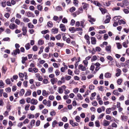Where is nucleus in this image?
<instances>
[{
  "label": "nucleus",
  "mask_w": 129,
  "mask_h": 129,
  "mask_svg": "<svg viewBox=\"0 0 129 129\" xmlns=\"http://www.w3.org/2000/svg\"><path fill=\"white\" fill-rule=\"evenodd\" d=\"M43 104L45 105H46L48 107H50L51 105V102L49 100L48 101L46 99H45L43 101Z\"/></svg>",
  "instance_id": "1"
},
{
  "label": "nucleus",
  "mask_w": 129,
  "mask_h": 129,
  "mask_svg": "<svg viewBox=\"0 0 129 129\" xmlns=\"http://www.w3.org/2000/svg\"><path fill=\"white\" fill-rule=\"evenodd\" d=\"M9 28L13 30L18 28V26L14 23H11L9 25Z\"/></svg>",
  "instance_id": "2"
},
{
  "label": "nucleus",
  "mask_w": 129,
  "mask_h": 129,
  "mask_svg": "<svg viewBox=\"0 0 129 129\" xmlns=\"http://www.w3.org/2000/svg\"><path fill=\"white\" fill-rule=\"evenodd\" d=\"M86 67L85 66H83L82 64H80L78 66V69L82 71H84L86 70Z\"/></svg>",
  "instance_id": "3"
},
{
  "label": "nucleus",
  "mask_w": 129,
  "mask_h": 129,
  "mask_svg": "<svg viewBox=\"0 0 129 129\" xmlns=\"http://www.w3.org/2000/svg\"><path fill=\"white\" fill-rule=\"evenodd\" d=\"M88 20L91 23V24H93V22H94L95 21V19L92 17L91 15H88Z\"/></svg>",
  "instance_id": "4"
},
{
  "label": "nucleus",
  "mask_w": 129,
  "mask_h": 129,
  "mask_svg": "<svg viewBox=\"0 0 129 129\" xmlns=\"http://www.w3.org/2000/svg\"><path fill=\"white\" fill-rule=\"evenodd\" d=\"M59 27L61 30L63 31L64 32L66 30V27L65 25L62 24H61L60 25Z\"/></svg>",
  "instance_id": "5"
},
{
  "label": "nucleus",
  "mask_w": 129,
  "mask_h": 129,
  "mask_svg": "<svg viewBox=\"0 0 129 129\" xmlns=\"http://www.w3.org/2000/svg\"><path fill=\"white\" fill-rule=\"evenodd\" d=\"M116 72L115 76L116 77H118L120 75L121 72L120 69L118 68L116 70Z\"/></svg>",
  "instance_id": "6"
},
{
  "label": "nucleus",
  "mask_w": 129,
  "mask_h": 129,
  "mask_svg": "<svg viewBox=\"0 0 129 129\" xmlns=\"http://www.w3.org/2000/svg\"><path fill=\"white\" fill-rule=\"evenodd\" d=\"M27 27L24 26L22 27V30L23 32V35H25L26 34L27 32Z\"/></svg>",
  "instance_id": "7"
},
{
  "label": "nucleus",
  "mask_w": 129,
  "mask_h": 129,
  "mask_svg": "<svg viewBox=\"0 0 129 129\" xmlns=\"http://www.w3.org/2000/svg\"><path fill=\"white\" fill-rule=\"evenodd\" d=\"M38 103V102L36 99H33L31 100L30 103L32 105H36Z\"/></svg>",
  "instance_id": "8"
},
{
  "label": "nucleus",
  "mask_w": 129,
  "mask_h": 129,
  "mask_svg": "<svg viewBox=\"0 0 129 129\" xmlns=\"http://www.w3.org/2000/svg\"><path fill=\"white\" fill-rule=\"evenodd\" d=\"M57 81V79L56 78H53L50 80V81L53 85L55 83H56Z\"/></svg>",
  "instance_id": "9"
},
{
  "label": "nucleus",
  "mask_w": 129,
  "mask_h": 129,
  "mask_svg": "<svg viewBox=\"0 0 129 129\" xmlns=\"http://www.w3.org/2000/svg\"><path fill=\"white\" fill-rule=\"evenodd\" d=\"M50 93L48 92H47L46 90H42V94L43 96H47Z\"/></svg>",
  "instance_id": "10"
},
{
  "label": "nucleus",
  "mask_w": 129,
  "mask_h": 129,
  "mask_svg": "<svg viewBox=\"0 0 129 129\" xmlns=\"http://www.w3.org/2000/svg\"><path fill=\"white\" fill-rule=\"evenodd\" d=\"M110 124L109 121L105 120H104L103 122V124L105 126H108Z\"/></svg>",
  "instance_id": "11"
},
{
  "label": "nucleus",
  "mask_w": 129,
  "mask_h": 129,
  "mask_svg": "<svg viewBox=\"0 0 129 129\" xmlns=\"http://www.w3.org/2000/svg\"><path fill=\"white\" fill-rule=\"evenodd\" d=\"M91 43L92 44L95 45L96 44V41L95 37H92L91 38Z\"/></svg>",
  "instance_id": "12"
},
{
  "label": "nucleus",
  "mask_w": 129,
  "mask_h": 129,
  "mask_svg": "<svg viewBox=\"0 0 129 129\" xmlns=\"http://www.w3.org/2000/svg\"><path fill=\"white\" fill-rule=\"evenodd\" d=\"M111 17H110L109 15H107L106 16V19L104 21L105 23H109L110 21V19Z\"/></svg>",
  "instance_id": "13"
},
{
  "label": "nucleus",
  "mask_w": 129,
  "mask_h": 129,
  "mask_svg": "<svg viewBox=\"0 0 129 129\" xmlns=\"http://www.w3.org/2000/svg\"><path fill=\"white\" fill-rule=\"evenodd\" d=\"M121 120L123 121H126L127 120V117L125 115H123L121 116Z\"/></svg>",
  "instance_id": "14"
},
{
  "label": "nucleus",
  "mask_w": 129,
  "mask_h": 129,
  "mask_svg": "<svg viewBox=\"0 0 129 129\" xmlns=\"http://www.w3.org/2000/svg\"><path fill=\"white\" fill-rule=\"evenodd\" d=\"M82 4L83 9L86 10H87V8L88 6V4L85 3H83Z\"/></svg>",
  "instance_id": "15"
},
{
  "label": "nucleus",
  "mask_w": 129,
  "mask_h": 129,
  "mask_svg": "<svg viewBox=\"0 0 129 129\" xmlns=\"http://www.w3.org/2000/svg\"><path fill=\"white\" fill-rule=\"evenodd\" d=\"M13 53L15 55H16L17 53L19 54L20 53V50L19 49H16L13 51Z\"/></svg>",
  "instance_id": "16"
},
{
  "label": "nucleus",
  "mask_w": 129,
  "mask_h": 129,
  "mask_svg": "<svg viewBox=\"0 0 129 129\" xmlns=\"http://www.w3.org/2000/svg\"><path fill=\"white\" fill-rule=\"evenodd\" d=\"M58 29L57 28H53L51 29V31L52 32L53 34H55L57 33L58 32Z\"/></svg>",
  "instance_id": "17"
},
{
  "label": "nucleus",
  "mask_w": 129,
  "mask_h": 129,
  "mask_svg": "<svg viewBox=\"0 0 129 129\" xmlns=\"http://www.w3.org/2000/svg\"><path fill=\"white\" fill-rule=\"evenodd\" d=\"M22 63L23 64H24L25 63V61L27 60V57H22Z\"/></svg>",
  "instance_id": "18"
},
{
  "label": "nucleus",
  "mask_w": 129,
  "mask_h": 129,
  "mask_svg": "<svg viewBox=\"0 0 129 129\" xmlns=\"http://www.w3.org/2000/svg\"><path fill=\"white\" fill-rule=\"evenodd\" d=\"M122 3L123 5L127 6L129 5V3L127 0H124L123 1H122Z\"/></svg>",
  "instance_id": "19"
},
{
  "label": "nucleus",
  "mask_w": 129,
  "mask_h": 129,
  "mask_svg": "<svg viewBox=\"0 0 129 129\" xmlns=\"http://www.w3.org/2000/svg\"><path fill=\"white\" fill-rule=\"evenodd\" d=\"M111 46L110 45L106 46L105 47V49L107 51L109 52H111Z\"/></svg>",
  "instance_id": "20"
},
{
  "label": "nucleus",
  "mask_w": 129,
  "mask_h": 129,
  "mask_svg": "<svg viewBox=\"0 0 129 129\" xmlns=\"http://www.w3.org/2000/svg\"><path fill=\"white\" fill-rule=\"evenodd\" d=\"M33 14L30 12H27L26 13V16L28 17H33Z\"/></svg>",
  "instance_id": "21"
},
{
  "label": "nucleus",
  "mask_w": 129,
  "mask_h": 129,
  "mask_svg": "<svg viewBox=\"0 0 129 129\" xmlns=\"http://www.w3.org/2000/svg\"><path fill=\"white\" fill-rule=\"evenodd\" d=\"M69 30L72 33H74L76 31L75 28L74 27H70L69 28Z\"/></svg>",
  "instance_id": "22"
},
{
  "label": "nucleus",
  "mask_w": 129,
  "mask_h": 129,
  "mask_svg": "<svg viewBox=\"0 0 129 129\" xmlns=\"http://www.w3.org/2000/svg\"><path fill=\"white\" fill-rule=\"evenodd\" d=\"M58 92L60 94L62 93H63V90L60 87H58Z\"/></svg>",
  "instance_id": "23"
},
{
  "label": "nucleus",
  "mask_w": 129,
  "mask_h": 129,
  "mask_svg": "<svg viewBox=\"0 0 129 129\" xmlns=\"http://www.w3.org/2000/svg\"><path fill=\"white\" fill-rule=\"evenodd\" d=\"M23 21L27 23L30 21V20L27 18L24 17L23 18Z\"/></svg>",
  "instance_id": "24"
},
{
  "label": "nucleus",
  "mask_w": 129,
  "mask_h": 129,
  "mask_svg": "<svg viewBox=\"0 0 129 129\" xmlns=\"http://www.w3.org/2000/svg\"><path fill=\"white\" fill-rule=\"evenodd\" d=\"M93 4L96 6L100 7L101 6V5L97 1H94L93 2Z\"/></svg>",
  "instance_id": "25"
},
{
  "label": "nucleus",
  "mask_w": 129,
  "mask_h": 129,
  "mask_svg": "<svg viewBox=\"0 0 129 129\" xmlns=\"http://www.w3.org/2000/svg\"><path fill=\"white\" fill-rule=\"evenodd\" d=\"M100 9L101 11L102 14H104L107 12V10L105 9H103L102 8H100Z\"/></svg>",
  "instance_id": "26"
},
{
  "label": "nucleus",
  "mask_w": 129,
  "mask_h": 129,
  "mask_svg": "<svg viewBox=\"0 0 129 129\" xmlns=\"http://www.w3.org/2000/svg\"><path fill=\"white\" fill-rule=\"evenodd\" d=\"M117 48L118 49H120L122 48V45L119 43H116Z\"/></svg>",
  "instance_id": "27"
},
{
  "label": "nucleus",
  "mask_w": 129,
  "mask_h": 129,
  "mask_svg": "<svg viewBox=\"0 0 129 129\" xmlns=\"http://www.w3.org/2000/svg\"><path fill=\"white\" fill-rule=\"evenodd\" d=\"M25 47L26 49L27 50H28L30 48V46L29 43H28L25 45Z\"/></svg>",
  "instance_id": "28"
},
{
  "label": "nucleus",
  "mask_w": 129,
  "mask_h": 129,
  "mask_svg": "<svg viewBox=\"0 0 129 129\" xmlns=\"http://www.w3.org/2000/svg\"><path fill=\"white\" fill-rule=\"evenodd\" d=\"M53 67H51L49 68L48 71L49 73H52L53 72Z\"/></svg>",
  "instance_id": "29"
},
{
  "label": "nucleus",
  "mask_w": 129,
  "mask_h": 129,
  "mask_svg": "<svg viewBox=\"0 0 129 129\" xmlns=\"http://www.w3.org/2000/svg\"><path fill=\"white\" fill-rule=\"evenodd\" d=\"M53 23L51 21H49L47 23L48 26L50 27H52L53 26Z\"/></svg>",
  "instance_id": "30"
},
{
  "label": "nucleus",
  "mask_w": 129,
  "mask_h": 129,
  "mask_svg": "<svg viewBox=\"0 0 129 129\" xmlns=\"http://www.w3.org/2000/svg\"><path fill=\"white\" fill-rule=\"evenodd\" d=\"M42 112L43 114H45L48 113V110L47 109H45L42 111Z\"/></svg>",
  "instance_id": "31"
},
{
  "label": "nucleus",
  "mask_w": 129,
  "mask_h": 129,
  "mask_svg": "<svg viewBox=\"0 0 129 129\" xmlns=\"http://www.w3.org/2000/svg\"><path fill=\"white\" fill-rule=\"evenodd\" d=\"M24 90L23 89H21L19 93V95L20 96H22L23 94H24Z\"/></svg>",
  "instance_id": "32"
},
{
  "label": "nucleus",
  "mask_w": 129,
  "mask_h": 129,
  "mask_svg": "<svg viewBox=\"0 0 129 129\" xmlns=\"http://www.w3.org/2000/svg\"><path fill=\"white\" fill-rule=\"evenodd\" d=\"M111 76V74L108 73H106L105 75V77L106 78H109Z\"/></svg>",
  "instance_id": "33"
},
{
  "label": "nucleus",
  "mask_w": 129,
  "mask_h": 129,
  "mask_svg": "<svg viewBox=\"0 0 129 129\" xmlns=\"http://www.w3.org/2000/svg\"><path fill=\"white\" fill-rule=\"evenodd\" d=\"M31 94V91L30 90H28L26 92L25 95L26 96H28L30 95Z\"/></svg>",
  "instance_id": "34"
},
{
  "label": "nucleus",
  "mask_w": 129,
  "mask_h": 129,
  "mask_svg": "<svg viewBox=\"0 0 129 129\" xmlns=\"http://www.w3.org/2000/svg\"><path fill=\"white\" fill-rule=\"evenodd\" d=\"M122 81V79L121 78H119L118 79L117 82L118 84L120 85L121 84Z\"/></svg>",
  "instance_id": "35"
},
{
  "label": "nucleus",
  "mask_w": 129,
  "mask_h": 129,
  "mask_svg": "<svg viewBox=\"0 0 129 129\" xmlns=\"http://www.w3.org/2000/svg\"><path fill=\"white\" fill-rule=\"evenodd\" d=\"M62 22L64 23H67L68 22L67 19L65 17H64L62 20Z\"/></svg>",
  "instance_id": "36"
},
{
  "label": "nucleus",
  "mask_w": 129,
  "mask_h": 129,
  "mask_svg": "<svg viewBox=\"0 0 129 129\" xmlns=\"http://www.w3.org/2000/svg\"><path fill=\"white\" fill-rule=\"evenodd\" d=\"M77 95L78 99H80L81 100H82L83 99V97L80 93H78Z\"/></svg>",
  "instance_id": "37"
},
{
  "label": "nucleus",
  "mask_w": 129,
  "mask_h": 129,
  "mask_svg": "<svg viewBox=\"0 0 129 129\" xmlns=\"http://www.w3.org/2000/svg\"><path fill=\"white\" fill-rule=\"evenodd\" d=\"M56 45L58 46L62 47L63 46L64 44L63 43H58L56 44Z\"/></svg>",
  "instance_id": "38"
},
{
  "label": "nucleus",
  "mask_w": 129,
  "mask_h": 129,
  "mask_svg": "<svg viewBox=\"0 0 129 129\" xmlns=\"http://www.w3.org/2000/svg\"><path fill=\"white\" fill-rule=\"evenodd\" d=\"M28 27L30 28H33L34 27V25L30 23H28Z\"/></svg>",
  "instance_id": "39"
},
{
  "label": "nucleus",
  "mask_w": 129,
  "mask_h": 129,
  "mask_svg": "<svg viewBox=\"0 0 129 129\" xmlns=\"http://www.w3.org/2000/svg\"><path fill=\"white\" fill-rule=\"evenodd\" d=\"M119 16H115L113 17V20L114 21H118L119 19Z\"/></svg>",
  "instance_id": "40"
},
{
  "label": "nucleus",
  "mask_w": 129,
  "mask_h": 129,
  "mask_svg": "<svg viewBox=\"0 0 129 129\" xmlns=\"http://www.w3.org/2000/svg\"><path fill=\"white\" fill-rule=\"evenodd\" d=\"M38 44L40 45H42L44 43V41L43 40H39L38 41Z\"/></svg>",
  "instance_id": "41"
},
{
  "label": "nucleus",
  "mask_w": 129,
  "mask_h": 129,
  "mask_svg": "<svg viewBox=\"0 0 129 129\" xmlns=\"http://www.w3.org/2000/svg\"><path fill=\"white\" fill-rule=\"evenodd\" d=\"M2 69L3 72L5 74L7 70V68L4 66H3L2 67Z\"/></svg>",
  "instance_id": "42"
},
{
  "label": "nucleus",
  "mask_w": 129,
  "mask_h": 129,
  "mask_svg": "<svg viewBox=\"0 0 129 129\" xmlns=\"http://www.w3.org/2000/svg\"><path fill=\"white\" fill-rule=\"evenodd\" d=\"M49 31L48 30H44L41 32V33L43 34H45L47 33H48Z\"/></svg>",
  "instance_id": "43"
},
{
  "label": "nucleus",
  "mask_w": 129,
  "mask_h": 129,
  "mask_svg": "<svg viewBox=\"0 0 129 129\" xmlns=\"http://www.w3.org/2000/svg\"><path fill=\"white\" fill-rule=\"evenodd\" d=\"M111 111V109L110 108H109L107 109L106 112L108 114H109Z\"/></svg>",
  "instance_id": "44"
},
{
  "label": "nucleus",
  "mask_w": 129,
  "mask_h": 129,
  "mask_svg": "<svg viewBox=\"0 0 129 129\" xmlns=\"http://www.w3.org/2000/svg\"><path fill=\"white\" fill-rule=\"evenodd\" d=\"M95 126L96 127H99L100 126V124L99 120H97L95 122Z\"/></svg>",
  "instance_id": "45"
},
{
  "label": "nucleus",
  "mask_w": 129,
  "mask_h": 129,
  "mask_svg": "<svg viewBox=\"0 0 129 129\" xmlns=\"http://www.w3.org/2000/svg\"><path fill=\"white\" fill-rule=\"evenodd\" d=\"M58 123L57 121L55 120H54L52 122V126L53 127H54L55 126V125Z\"/></svg>",
  "instance_id": "46"
},
{
  "label": "nucleus",
  "mask_w": 129,
  "mask_h": 129,
  "mask_svg": "<svg viewBox=\"0 0 129 129\" xmlns=\"http://www.w3.org/2000/svg\"><path fill=\"white\" fill-rule=\"evenodd\" d=\"M97 59V57L96 55H94L93 56L92 58L91 59V61L92 62L96 60Z\"/></svg>",
  "instance_id": "47"
},
{
  "label": "nucleus",
  "mask_w": 129,
  "mask_h": 129,
  "mask_svg": "<svg viewBox=\"0 0 129 129\" xmlns=\"http://www.w3.org/2000/svg\"><path fill=\"white\" fill-rule=\"evenodd\" d=\"M83 62L84 63V66L87 67L88 63V62L86 60H84L83 61Z\"/></svg>",
  "instance_id": "48"
},
{
  "label": "nucleus",
  "mask_w": 129,
  "mask_h": 129,
  "mask_svg": "<svg viewBox=\"0 0 129 129\" xmlns=\"http://www.w3.org/2000/svg\"><path fill=\"white\" fill-rule=\"evenodd\" d=\"M38 9L40 11H41L42 10L43 7L42 6L40 5H38L37 6Z\"/></svg>",
  "instance_id": "49"
},
{
  "label": "nucleus",
  "mask_w": 129,
  "mask_h": 129,
  "mask_svg": "<svg viewBox=\"0 0 129 129\" xmlns=\"http://www.w3.org/2000/svg\"><path fill=\"white\" fill-rule=\"evenodd\" d=\"M95 50L96 51L99 52L101 51V49L100 47H95Z\"/></svg>",
  "instance_id": "50"
},
{
  "label": "nucleus",
  "mask_w": 129,
  "mask_h": 129,
  "mask_svg": "<svg viewBox=\"0 0 129 129\" xmlns=\"http://www.w3.org/2000/svg\"><path fill=\"white\" fill-rule=\"evenodd\" d=\"M75 119L76 121L78 122H79L80 121V117L79 116H77L76 117Z\"/></svg>",
  "instance_id": "51"
},
{
  "label": "nucleus",
  "mask_w": 129,
  "mask_h": 129,
  "mask_svg": "<svg viewBox=\"0 0 129 129\" xmlns=\"http://www.w3.org/2000/svg\"><path fill=\"white\" fill-rule=\"evenodd\" d=\"M15 22L17 24L19 25L20 24L21 22L19 20L16 19L15 20Z\"/></svg>",
  "instance_id": "52"
},
{
  "label": "nucleus",
  "mask_w": 129,
  "mask_h": 129,
  "mask_svg": "<svg viewBox=\"0 0 129 129\" xmlns=\"http://www.w3.org/2000/svg\"><path fill=\"white\" fill-rule=\"evenodd\" d=\"M11 88L10 87H8L6 88L5 90L7 92L9 93L11 91Z\"/></svg>",
  "instance_id": "53"
},
{
  "label": "nucleus",
  "mask_w": 129,
  "mask_h": 129,
  "mask_svg": "<svg viewBox=\"0 0 129 129\" xmlns=\"http://www.w3.org/2000/svg\"><path fill=\"white\" fill-rule=\"evenodd\" d=\"M76 8L74 7H73L71 8L70 9V11L71 12H72L75 10Z\"/></svg>",
  "instance_id": "54"
},
{
  "label": "nucleus",
  "mask_w": 129,
  "mask_h": 129,
  "mask_svg": "<svg viewBox=\"0 0 129 129\" xmlns=\"http://www.w3.org/2000/svg\"><path fill=\"white\" fill-rule=\"evenodd\" d=\"M113 94L117 95H119V93L118 92V90H115L113 91Z\"/></svg>",
  "instance_id": "55"
},
{
  "label": "nucleus",
  "mask_w": 129,
  "mask_h": 129,
  "mask_svg": "<svg viewBox=\"0 0 129 129\" xmlns=\"http://www.w3.org/2000/svg\"><path fill=\"white\" fill-rule=\"evenodd\" d=\"M48 45L49 46L53 47L54 45V43L52 42H50L48 43Z\"/></svg>",
  "instance_id": "56"
},
{
  "label": "nucleus",
  "mask_w": 129,
  "mask_h": 129,
  "mask_svg": "<svg viewBox=\"0 0 129 129\" xmlns=\"http://www.w3.org/2000/svg\"><path fill=\"white\" fill-rule=\"evenodd\" d=\"M30 105L29 104H28L26 105L25 108V109L26 111H27L29 110V107Z\"/></svg>",
  "instance_id": "57"
},
{
  "label": "nucleus",
  "mask_w": 129,
  "mask_h": 129,
  "mask_svg": "<svg viewBox=\"0 0 129 129\" xmlns=\"http://www.w3.org/2000/svg\"><path fill=\"white\" fill-rule=\"evenodd\" d=\"M124 96L123 95H122L121 96L119 97V100L120 101H123L124 100Z\"/></svg>",
  "instance_id": "58"
},
{
  "label": "nucleus",
  "mask_w": 129,
  "mask_h": 129,
  "mask_svg": "<svg viewBox=\"0 0 129 129\" xmlns=\"http://www.w3.org/2000/svg\"><path fill=\"white\" fill-rule=\"evenodd\" d=\"M48 55L46 53H43V56L44 58H47L48 57Z\"/></svg>",
  "instance_id": "59"
},
{
  "label": "nucleus",
  "mask_w": 129,
  "mask_h": 129,
  "mask_svg": "<svg viewBox=\"0 0 129 129\" xmlns=\"http://www.w3.org/2000/svg\"><path fill=\"white\" fill-rule=\"evenodd\" d=\"M79 91V89L76 88L74 89L73 90V91L75 93H78Z\"/></svg>",
  "instance_id": "60"
},
{
  "label": "nucleus",
  "mask_w": 129,
  "mask_h": 129,
  "mask_svg": "<svg viewBox=\"0 0 129 129\" xmlns=\"http://www.w3.org/2000/svg\"><path fill=\"white\" fill-rule=\"evenodd\" d=\"M1 5L3 7H5L6 6V2H2L1 3Z\"/></svg>",
  "instance_id": "61"
},
{
  "label": "nucleus",
  "mask_w": 129,
  "mask_h": 129,
  "mask_svg": "<svg viewBox=\"0 0 129 129\" xmlns=\"http://www.w3.org/2000/svg\"><path fill=\"white\" fill-rule=\"evenodd\" d=\"M56 39L58 40H60L61 38V35H60L59 34L57 35L55 37Z\"/></svg>",
  "instance_id": "62"
},
{
  "label": "nucleus",
  "mask_w": 129,
  "mask_h": 129,
  "mask_svg": "<svg viewBox=\"0 0 129 129\" xmlns=\"http://www.w3.org/2000/svg\"><path fill=\"white\" fill-rule=\"evenodd\" d=\"M56 114V112L53 111L51 112L50 113V114L51 116H54Z\"/></svg>",
  "instance_id": "63"
},
{
  "label": "nucleus",
  "mask_w": 129,
  "mask_h": 129,
  "mask_svg": "<svg viewBox=\"0 0 129 129\" xmlns=\"http://www.w3.org/2000/svg\"><path fill=\"white\" fill-rule=\"evenodd\" d=\"M21 15L19 13H17L16 15V17L20 19L21 17Z\"/></svg>",
  "instance_id": "64"
}]
</instances>
